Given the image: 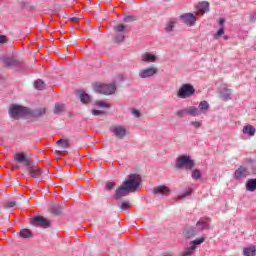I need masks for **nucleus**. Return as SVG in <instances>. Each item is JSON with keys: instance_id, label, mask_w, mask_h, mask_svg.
<instances>
[{"instance_id": "1", "label": "nucleus", "mask_w": 256, "mask_h": 256, "mask_svg": "<svg viewBox=\"0 0 256 256\" xmlns=\"http://www.w3.org/2000/svg\"><path fill=\"white\" fill-rule=\"evenodd\" d=\"M175 167L176 169L191 171L195 167V160L191 159L189 155H180L176 158Z\"/></svg>"}, {"instance_id": "2", "label": "nucleus", "mask_w": 256, "mask_h": 256, "mask_svg": "<svg viewBox=\"0 0 256 256\" xmlns=\"http://www.w3.org/2000/svg\"><path fill=\"white\" fill-rule=\"evenodd\" d=\"M131 193H135L141 185V176L139 174H130L122 183Z\"/></svg>"}, {"instance_id": "3", "label": "nucleus", "mask_w": 256, "mask_h": 256, "mask_svg": "<svg viewBox=\"0 0 256 256\" xmlns=\"http://www.w3.org/2000/svg\"><path fill=\"white\" fill-rule=\"evenodd\" d=\"M1 61L6 67H10L12 69H23V61L19 59L17 52H13L11 57L3 56Z\"/></svg>"}, {"instance_id": "4", "label": "nucleus", "mask_w": 256, "mask_h": 256, "mask_svg": "<svg viewBox=\"0 0 256 256\" xmlns=\"http://www.w3.org/2000/svg\"><path fill=\"white\" fill-rule=\"evenodd\" d=\"M94 91L100 93L101 95H113L117 91V86L115 84H94Z\"/></svg>"}, {"instance_id": "5", "label": "nucleus", "mask_w": 256, "mask_h": 256, "mask_svg": "<svg viewBox=\"0 0 256 256\" xmlns=\"http://www.w3.org/2000/svg\"><path fill=\"white\" fill-rule=\"evenodd\" d=\"M193 95H195V87L191 84H183L177 92L178 99H189Z\"/></svg>"}, {"instance_id": "6", "label": "nucleus", "mask_w": 256, "mask_h": 256, "mask_svg": "<svg viewBox=\"0 0 256 256\" xmlns=\"http://www.w3.org/2000/svg\"><path fill=\"white\" fill-rule=\"evenodd\" d=\"M205 243V237L197 238L190 242L189 246L181 253L180 256H193L197 250V246Z\"/></svg>"}, {"instance_id": "7", "label": "nucleus", "mask_w": 256, "mask_h": 256, "mask_svg": "<svg viewBox=\"0 0 256 256\" xmlns=\"http://www.w3.org/2000/svg\"><path fill=\"white\" fill-rule=\"evenodd\" d=\"M30 111L29 108L23 106H12L9 110V115L12 119H19L20 117H27Z\"/></svg>"}, {"instance_id": "8", "label": "nucleus", "mask_w": 256, "mask_h": 256, "mask_svg": "<svg viewBox=\"0 0 256 256\" xmlns=\"http://www.w3.org/2000/svg\"><path fill=\"white\" fill-rule=\"evenodd\" d=\"M114 31L116 35L114 36L115 43H123L125 41V34L127 33V26L123 24H118Z\"/></svg>"}, {"instance_id": "9", "label": "nucleus", "mask_w": 256, "mask_h": 256, "mask_svg": "<svg viewBox=\"0 0 256 256\" xmlns=\"http://www.w3.org/2000/svg\"><path fill=\"white\" fill-rule=\"evenodd\" d=\"M159 73V69L155 66H150L144 69H141L138 73L140 79H150V77H155Z\"/></svg>"}, {"instance_id": "10", "label": "nucleus", "mask_w": 256, "mask_h": 256, "mask_svg": "<svg viewBox=\"0 0 256 256\" xmlns=\"http://www.w3.org/2000/svg\"><path fill=\"white\" fill-rule=\"evenodd\" d=\"M110 131L116 139H125L127 137V127L123 125H114L110 128Z\"/></svg>"}, {"instance_id": "11", "label": "nucleus", "mask_w": 256, "mask_h": 256, "mask_svg": "<svg viewBox=\"0 0 256 256\" xmlns=\"http://www.w3.org/2000/svg\"><path fill=\"white\" fill-rule=\"evenodd\" d=\"M31 224L34 227H43L44 229H47L49 227V222L45 217L43 216H36L31 219Z\"/></svg>"}, {"instance_id": "12", "label": "nucleus", "mask_w": 256, "mask_h": 256, "mask_svg": "<svg viewBox=\"0 0 256 256\" xmlns=\"http://www.w3.org/2000/svg\"><path fill=\"white\" fill-rule=\"evenodd\" d=\"M27 171L29 175L34 179H39V177H41V175L43 174L41 168H39V166L33 164L32 162L30 163V165L27 166Z\"/></svg>"}, {"instance_id": "13", "label": "nucleus", "mask_w": 256, "mask_h": 256, "mask_svg": "<svg viewBox=\"0 0 256 256\" xmlns=\"http://www.w3.org/2000/svg\"><path fill=\"white\" fill-rule=\"evenodd\" d=\"M181 21L185 23V25H188V27H193L195 23L197 22V18L192 13H185L180 16Z\"/></svg>"}, {"instance_id": "14", "label": "nucleus", "mask_w": 256, "mask_h": 256, "mask_svg": "<svg viewBox=\"0 0 256 256\" xmlns=\"http://www.w3.org/2000/svg\"><path fill=\"white\" fill-rule=\"evenodd\" d=\"M247 177H249V169H247V167H245V166H240L234 172V179H236L237 181H239L241 179H245Z\"/></svg>"}, {"instance_id": "15", "label": "nucleus", "mask_w": 256, "mask_h": 256, "mask_svg": "<svg viewBox=\"0 0 256 256\" xmlns=\"http://www.w3.org/2000/svg\"><path fill=\"white\" fill-rule=\"evenodd\" d=\"M219 95L222 101H229L231 100V95H233V91L227 88V86L222 85L219 89Z\"/></svg>"}, {"instance_id": "16", "label": "nucleus", "mask_w": 256, "mask_h": 256, "mask_svg": "<svg viewBox=\"0 0 256 256\" xmlns=\"http://www.w3.org/2000/svg\"><path fill=\"white\" fill-rule=\"evenodd\" d=\"M143 63H157V56L152 52H144L141 54Z\"/></svg>"}, {"instance_id": "17", "label": "nucleus", "mask_w": 256, "mask_h": 256, "mask_svg": "<svg viewBox=\"0 0 256 256\" xmlns=\"http://www.w3.org/2000/svg\"><path fill=\"white\" fill-rule=\"evenodd\" d=\"M196 230L199 233H202V231H205L207 229H209V219L207 218H201L195 226Z\"/></svg>"}, {"instance_id": "18", "label": "nucleus", "mask_w": 256, "mask_h": 256, "mask_svg": "<svg viewBox=\"0 0 256 256\" xmlns=\"http://www.w3.org/2000/svg\"><path fill=\"white\" fill-rule=\"evenodd\" d=\"M209 11V2L203 1L196 6V15H205Z\"/></svg>"}, {"instance_id": "19", "label": "nucleus", "mask_w": 256, "mask_h": 256, "mask_svg": "<svg viewBox=\"0 0 256 256\" xmlns=\"http://www.w3.org/2000/svg\"><path fill=\"white\" fill-rule=\"evenodd\" d=\"M14 161H16V163H24L26 167H28V165L31 163V160L21 152H18L14 155Z\"/></svg>"}, {"instance_id": "20", "label": "nucleus", "mask_w": 256, "mask_h": 256, "mask_svg": "<svg viewBox=\"0 0 256 256\" xmlns=\"http://www.w3.org/2000/svg\"><path fill=\"white\" fill-rule=\"evenodd\" d=\"M131 193L123 184L116 190L115 192V199L119 200L123 197H127Z\"/></svg>"}, {"instance_id": "21", "label": "nucleus", "mask_w": 256, "mask_h": 256, "mask_svg": "<svg viewBox=\"0 0 256 256\" xmlns=\"http://www.w3.org/2000/svg\"><path fill=\"white\" fill-rule=\"evenodd\" d=\"M153 193L154 195H165L167 197L171 193V190L167 186H156L153 189Z\"/></svg>"}, {"instance_id": "22", "label": "nucleus", "mask_w": 256, "mask_h": 256, "mask_svg": "<svg viewBox=\"0 0 256 256\" xmlns=\"http://www.w3.org/2000/svg\"><path fill=\"white\" fill-rule=\"evenodd\" d=\"M184 237L186 239H192V237H197L199 235V232L197 231V228L195 227H188L184 230Z\"/></svg>"}, {"instance_id": "23", "label": "nucleus", "mask_w": 256, "mask_h": 256, "mask_svg": "<svg viewBox=\"0 0 256 256\" xmlns=\"http://www.w3.org/2000/svg\"><path fill=\"white\" fill-rule=\"evenodd\" d=\"M186 113H187V115H190V117H199V116H201V111H199V108H197L195 106L186 107Z\"/></svg>"}, {"instance_id": "24", "label": "nucleus", "mask_w": 256, "mask_h": 256, "mask_svg": "<svg viewBox=\"0 0 256 256\" xmlns=\"http://www.w3.org/2000/svg\"><path fill=\"white\" fill-rule=\"evenodd\" d=\"M209 102L208 101H201L198 106V111H200V115H205L207 111H209Z\"/></svg>"}, {"instance_id": "25", "label": "nucleus", "mask_w": 256, "mask_h": 256, "mask_svg": "<svg viewBox=\"0 0 256 256\" xmlns=\"http://www.w3.org/2000/svg\"><path fill=\"white\" fill-rule=\"evenodd\" d=\"M246 191H250V193H253V191H256V178H251L247 180Z\"/></svg>"}, {"instance_id": "26", "label": "nucleus", "mask_w": 256, "mask_h": 256, "mask_svg": "<svg viewBox=\"0 0 256 256\" xmlns=\"http://www.w3.org/2000/svg\"><path fill=\"white\" fill-rule=\"evenodd\" d=\"M244 135H249V137H253L255 135L256 129L252 125H246L243 127Z\"/></svg>"}, {"instance_id": "27", "label": "nucleus", "mask_w": 256, "mask_h": 256, "mask_svg": "<svg viewBox=\"0 0 256 256\" xmlns=\"http://www.w3.org/2000/svg\"><path fill=\"white\" fill-rule=\"evenodd\" d=\"M243 253H244V256H255L256 248H255V246H250L248 248H244Z\"/></svg>"}, {"instance_id": "28", "label": "nucleus", "mask_w": 256, "mask_h": 256, "mask_svg": "<svg viewBox=\"0 0 256 256\" xmlns=\"http://www.w3.org/2000/svg\"><path fill=\"white\" fill-rule=\"evenodd\" d=\"M95 105L98 107V109H109L111 107V104H109L103 100L96 101Z\"/></svg>"}, {"instance_id": "29", "label": "nucleus", "mask_w": 256, "mask_h": 256, "mask_svg": "<svg viewBox=\"0 0 256 256\" xmlns=\"http://www.w3.org/2000/svg\"><path fill=\"white\" fill-rule=\"evenodd\" d=\"M65 111V104L56 103L54 108L55 115H61Z\"/></svg>"}, {"instance_id": "30", "label": "nucleus", "mask_w": 256, "mask_h": 256, "mask_svg": "<svg viewBox=\"0 0 256 256\" xmlns=\"http://www.w3.org/2000/svg\"><path fill=\"white\" fill-rule=\"evenodd\" d=\"M191 177L194 181H198V179H201L203 177V174L201 173V170L195 169L192 171Z\"/></svg>"}, {"instance_id": "31", "label": "nucleus", "mask_w": 256, "mask_h": 256, "mask_svg": "<svg viewBox=\"0 0 256 256\" xmlns=\"http://www.w3.org/2000/svg\"><path fill=\"white\" fill-rule=\"evenodd\" d=\"M34 87L35 89H38V91H43V89H45V82L40 79L36 80L34 83Z\"/></svg>"}, {"instance_id": "32", "label": "nucleus", "mask_w": 256, "mask_h": 256, "mask_svg": "<svg viewBox=\"0 0 256 256\" xmlns=\"http://www.w3.org/2000/svg\"><path fill=\"white\" fill-rule=\"evenodd\" d=\"M62 207L61 205L59 204H54L52 207H51V212L54 213V215H59L62 211Z\"/></svg>"}, {"instance_id": "33", "label": "nucleus", "mask_w": 256, "mask_h": 256, "mask_svg": "<svg viewBox=\"0 0 256 256\" xmlns=\"http://www.w3.org/2000/svg\"><path fill=\"white\" fill-rule=\"evenodd\" d=\"M80 101L81 103H89L91 101V96L87 93L80 94Z\"/></svg>"}, {"instance_id": "34", "label": "nucleus", "mask_w": 256, "mask_h": 256, "mask_svg": "<svg viewBox=\"0 0 256 256\" xmlns=\"http://www.w3.org/2000/svg\"><path fill=\"white\" fill-rule=\"evenodd\" d=\"M19 235L23 239H29V237H31V231H29V229H23L19 232Z\"/></svg>"}, {"instance_id": "35", "label": "nucleus", "mask_w": 256, "mask_h": 256, "mask_svg": "<svg viewBox=\"0 0 256 256\" xmlns=\"http://www.w3.org/2000/svg\"><path fill=\"white\" fill-rule=\"evenodd\" d=\"M45 113H47V108H38L34 111L35 117H42Z\"/></svg>"}, {"instance_id": "36", "label": "nucleus", "mask_w": 256, "mask_h": 256, "mask_svg": "<svg viewBox=\"0 0 256 256\" xmlns=\"http://www.w3.org/2000/svg\"><path fill=\"white\" fill-rule=\"evenodd\" d=\"M131 115H133V117H135L136 119H140V117H143V114L141 113V111L135 108L131 109Z\"/></svg>"}, {"instance_id": "37", "label": "nucleus", "mask_w": 256, "mask_h": 256, "mask_svg": "<svg viewBox=\"0 0 256 256\" xmlns=\"http://www.w3.org/2000/svg\"><path fill=\"white\" fill-rule=\"evenodd\" d=\"M175 27V21H169L166 25V31L167 33H171L173 31V28Z\"/></svg>"}, {"instance_id": "38", "label": "nucleus", "mask_w": 256, "mask_h": 256, "mask_svg": "<svg viewBox=\"0 0 256 256\" xmlns=\"http://www.w3.org/2000/svg\"><path fill=\"white\" fill-rule=\"evenodd\" d=\"M177 117H179L180 119H183V117H185V115H187V108L184 109H180L176 112Z\"/></svg>"}, {"instance_id": "39", "label": "nucleus", "mask_w": 256, "mask_h": 256, "mask_svg": "<svg viewBox=\"0 0 256 256\" xmlns=\"http://www.w3.org/2000/svg\"><path fill=\"white\" fill-rule=\"evenodd\" d=\"M57 145H61L63 149H67L69 147V142L64 139H60L57 141Z\"/></svg>"}, {"instance_id": "40", "label": "nucleus", "mask_w": 256, "mask_h": 256, "mask_svg": "<svg viewBox=\"0 0 256 256\" xmlns=\"http://www.w3.org/2000/svg\"><path fill=\"white\" fill-rule=\"evenodd\" d=\"M191 127H194V129H200V127L203 125L202 121H191L190 122Z\"/></svg>"}, {"instance_id": "41", "label": "nucleus", "mask_w": 256, "mask_h": 256, "mask_svg": "<svg viewBox=\"0 0 256 256\" xmlns=\"http://www.w3.org/2000/svg\"><path fill=\"white\" fill-rule=\"evenodd\" d=\"M17 203L15 201H8L4 204L5 209H13Z\"/></svg>"}, {"instance_id": "42", "label": "nucleus", "mask_w": 256, "mask_h": 256, "mask_svg": "<svg viewBox=\"0 0 256 256\" xmlns=\"http://www.w3.org/2000/svg\"><path fill=\"white\" fill-rule=\"evenodd\" d=\"M193 193L192 189L187 190L185 193H182L178 196V199H184V197H189Z\"/></svg>"}, {"instance_id": "43", "label": "nucleus", "mask_w": 256, "mask_h": 256, "mask_svg": "<svg viewBox=\"0 0 256 256\" xmlns=\"http://www.w3.org/2000/svg\"><path fill=\"white\" fill-rule=\"evenodd\" d=\"M222 35H225V28L221 27L218 32L214 35V39H217L218 37H221Z\"/></svg>"}, {"instance_id": "44", "label": "nucleus", "mask_w": 256, "mask_h": 256, "mask_svg": "<svg viewBox=\"0 0 256 256\" xmlns=\"http://www.w3.org/2000/svg\"><path fill=\"white\" fill-rule=\"evenodd\" d=\"M137 18L135 16H125L124 21L125 23H131V21H135Z\"/></svg>"}, {"instance_id": "45", "label": "nucleus", "mask_w": 256, "mask_h": 256, "mask_svg": "<svg viewBox=\"0 0 256 256\" xmlns=\"http://www.w3.org/2000/svg\"><path fill=\"white\" fill-rule=\"evenodd\" d=\"M129 202H123L120 209H122V211H127V209H129Z\"/></svg>"}, {"instance_id": "46", "label": "nucleus", "mask_w": 256, "mask_h": 256, "mask_svg": "<svg viewBox=\"0 0 256 256\" xmlns=\"http://www.w3.org/2000/svg\"><path fill=\"white\" fill-rule=\"evenodd\" d=\"M113 187H115V183H113V182H108L106 184L107 191H111V189H113Z\"/></svg>"}, {"instance_id": "47", "label": "nucleus", "mask_w": 256, "mask_h": 256, "mask_svg": "<svg viewBox=\"0 0 256 256\" xmlns=\"http://www.w3.org/2000/svg\"><path fill=\"white\" fill-rule=\"evenodd\" d=\"M103 113L104 112L101 110H95V109L92 110V115H94V116L103 115Z\"/></svg>"}, {"instance_id": "48", "label": "nucleus", "mask_w": 256, "mask_h": 256, "mask_svg": "<svg viewBox=\"0 0 256 256\" xmlns=\"http://www.w3.org/2000/svg\"><path fill=\"white\" fill-rule=\"evenodd\" d=\"M0 43H7V36L0 35Z\"/></svg>"}, {"instance_id": "49", "label": "nucleus", "mask_w": 256, "mask_h": 256, "mask_svg": "<svg viewBox=\"0 0 256 256\" xmlns=\"http://www.w3.org/2000/svg\"><path fill=\"white\" fill-rule=\"evenodd\" d=\"M219 25H220L221 27H223V25H225V18H221V19L219 20Z\"/></svg>"}, {"instance_id": "50", "label": "nucleus", "mask_w": 256, "mask_h": 256, "mask_svg": "<svg viewBox=\"0 0 256 256\" xmlns=\"http://www.w3.org/2000/svg\"><path fill=\"white\" fill-rule=\"evenodd\" d=\"M56 155H61V151L57 150Z\"/></svg>"}, {"instance_id": "51", "label": "nucleus", "mask_w": 256, "mask_h": 256, "mask_svg": "<svg viewBox=\"0 0 256 256\" xmlns=\"http://www.w3.org/2000/svg\"><path fill=\"white\" fill-rule=\"evenodd\" d=\"M224 39H226V40H227V39H229V37H228V36H224Z\"/></svg>"}, {"instance_id": "52", "label": "nucleus", "mask_w": 256, "mask_h": 256, "mask_svg": "<svg viewBox=\"0 0 256 256\" xmlns=\"http://www.w3.org/2000/svg\"><path fill=\"white\" fill-rule=\"evenodd\" d=\"M73 21H77V18H73Z\"/></svg>"}]
</instances>
